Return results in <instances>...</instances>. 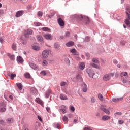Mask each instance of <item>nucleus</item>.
Returning a JSON list of instances; mask_svg holds the SVG:
<instances>
[{
    "label": "nucleus",
    "instance_id": "obj_4",
    "mask_svg": "<svg viewBox=\"0 0 130 130\" xmlns=\"http://www.w3.org/2000/svg\"><path fill=\"white\" fill-rule=\"evenodd\" d=\"M33 33V30L31 29H27L24 31V37H26V38H29L28 35H31Z\"/></svg>",
    "mask_w": 130,
    "mask_h": 130
},
{
    "label": "nucleus",
    "instance_id": "obj_2",
    "mask_svg": "<svg viewBox=\"0 0 130 130\" xmlns=\"http://www.w3.org/2000/svg\"><path fill=\"white\" fill-rule=\"evenodd\" d=\"M125 24H126L128 27H130V8L126 9Z\"/></svg>",
    "mask_w": 130,
    "mask_h": 130
},
{
    "label": "nucleus",
    "instance_id": "obj_27",
    "mask_svg": "<svg viewBox=\"0 0 130 130\" xmlns=\"http://www.w3.org/2000/svg\"><path fill=\"white\" fill-rule=\"evenodd\" d=\"M98 97L100 101H103V96L102 95V94L101 93H99L98 95Z\"/></svg>",
    "mask_w": 130,
    "mask_h": 130
},
{
    "label": "nucleus",
    "instance_id": "obj_14",
    "mask_svg": "<svg viewBox=\"0 0 130 130\" xmlns=\"http://www.w3.org/2000/svg\"><path fill=\"white\" fill-rule=\"evenodd\" d=\"M35 101L37 103H38V104H40V105H41L42 106H43L44 105V103L43 102H42V101L41 100V99H40V98H37L35 100Z\"/></svg>",
    "mask_w": 130,
    "mask_h": 130
},
{
    "label": "nucleus",
    "instance_id": "obj_26",
    "mask_svg": "<svg viewBox=\"0 0 130 130\" xmlns=\"http://www.w3.org/2000/svg\"><path fill=\"white\" fill-rule=\"evenodd\" d=\"M31 91L32 93H34V94H37V93H38L37 89L34 87L31 88Z\"/></svg>",
    "mask_w": 130,
    "mask_h": 130
},
{
    "label": "nucleus",
    "instance_id": "obj_17",
    "mask_svg": "<svg viewBox=\"0 0 130 130\" xmlns=\"http://www.w3.org/2000/svg\"><path fill=\"white\" fill-rule=\"evenodd\" d=\"M70 52L74 55H78V54H79V53L78 52H77V50H76V49H72L70 50Z\"/></svg>",
    "mask_w": 130,
    "mask_h": 130
},
{
    "label": "nucleus",
    "instance_id": "obj_1",
    "mask_svg": "<svg viewBox=\"0 0 130 130\" xmlns=\"http://www.w3.org/2000/svg\"><path fill=\"white\" fill-rule=\"evenodd\" d=\"M76 17L77 18L78 20H80V21H82L84 24H88L90 21V19L89 17L85 16L83 15H76Z\"/></svg>",
    "mask_w": 130,
    "mask_h": 130
},
{
    "label": "nucleus",
    "instance_id": "obj_33",
    "mask_svg": "<svg viewBox=\"0 0 130 130\" xmlns=\"http://www.w3.org/2000/svg\"><path fill=\"white\" fill-rule=\"evenodd\" d=\"M64 60L68 66H70V59L68 57L64 58Z\"/></svg>",
    "mask_w": 130,
    "mask_h": 130
},
{
    "label": "nucleus",
    "instance_id": "obj_9",
    "mask_svg": "<svg viewBox=\"0 0 130 130\" xmlns=\"http://www.w3.org/2000/svg\"><path fill=\"white\" fill-rule=\"evenodd\" d=\"M44 38L45 39H47V40H52L53 37L50 34H47L44 35Z\"/></svg>",
    "mask_w": 130,
    "mask_h": 130
},
{
    "label": "nucleus",
    "instance_id": "obj_28",
    "mask_svg": "<svg viewBox=\"0 0 130 130\" xmlns=\"http://www.w3.org/2000/svg\"><path fill=\"white\" fill-rule=\"evenodd\" d=\"M7 55L10 58V59H11V60H14V59H15V56H14V55L8 54Z\"/></svg>",
    "mask_w": 130,
    "mask_h": 130
},
{
    "label": "nucleus",
    "instance_id": "obj_31",
    "mask_svg": "<svg viewBox=\"0 0 130 130\" xmlns=\"http://www.w3.org/2000/svg\"><path fill=\"white\" fill-rule=\"evenodd\" d=\"M7 123H13V118H8L6 120Z\"/></svg>",
    "mask_w": 130,
    "mask_h": 130
},
{
    "label": "nucleus",
    "instance_id": "obj_18",
    "mask_svg": "<svg viewBox=\"0 0 130 130\" xmlns=\"http://www.w3.org/2000/svg\"><path fill=\"white\" fill-rule=\"evenodd\" d=\"M102 120H103L104 121H106V120H108L110 119V116H107V115L103 116L102 117Z\"/></svg>",
    "mask_w": 130,
    "mask_h": 130
},
{
    "label": "nucleus",
    "instance_id": "obj_16",
    "mask_svg": "<svg viewBox=\"0 0 130 130\" xmlns=\"http://www.w3.org/2000/svg\"><path fill=\"white\" fill-rule=\"evenodd\" d=\"M17 61L20 62V63H23L24 60L22 57L18 56L17 57Z\"/></svg>",
    "mask_w": 130,
    "mask_h": 130
},
{
    "label": "nucleus",
    "instance_id": "obj_22",
    "mask_svg": "<svg viewBox=\"0 0 130 130\" xmlns=\"http://www.w3.org/2000/svg\"><path fill=\"white\" fill-rule=\"evenodd\" d=\"M50 94H51V90H48L45 93V97H46V98H48L49 97V96L50 95Z\"/></svg>",
    "mask_w": 130,
    "mask_h": 130
},
{
    "label": "nucleus",
    "instance_id": "obj_8",
    "mask_svg": "<svg viewBox=\"0 0 130 130\" xmlns=\"http://www.w3.org/2000/svg\"><path fill=\"white\" fill-rule=\"evenodd\" d=\"M110 76H112V77H113V73H111L110 74H106L103 77V80L104 81H108L110 80Z\"/></svg>",
    "mask_w": 130,
    "mask_h": 130
},
{
    "label": "nucleus",
    "instance_id": "obj_41",
    "mask_svg": "<svg viewBox=\"0 0 130 130\" xmlns=\"http://www.w3.org/2000/svg\"><path fill=\"white\" fill-rule=\"evenodd\" d=\"M96 101V99L94 97H92L90 100V102L91 103H95V102Z\"/></svg>",
    "mask_w": 130,
    "mask_h": 130
},
{
    "label": "nucleus",
    "instance_id": "obj_60",
    "mask_svg": "<svg viewBox=\"0 0 130 130\" xmlns=\"http://www.w3.org/2000/svg\"><path fill=\"white\" fill-rule=\"evenodd\" d=\"M86 56H87V57H88V58H89V57H90V54L89 53H86L85 54Z\"/></svg>",
    "mask_w": 130,
    "mask_h": 130
},
{
    "label": "nucleus",
    "instance_id": "obj_53",
    "mask_svg": "<svg viewBox=\"0 0 130 130\" xmlns=\"http://www.w3.org/2000/svg\"><path fill=\"white\" fill-rule=\"evenodd\" d=\"M4 14H5V12L4 11V10L1 9L0 10V16H3V15H4Z\"/></svg>",
    "mask_w": 130,
    "mask_h": 130
},
{
    "label": "nucleus",
    "instance_id": "obj_64",
    "mask_svg": "<svg viewBox=\"0 0 130 130\" xmlns=\"http://www.w3.org/2000/svg\"><path fill=\"white\" fill-rule=\"evenodd\" d=\"M113 62L115 63V64H117V60L114 59L113 60Z\"/></svg>",
    "mask_w": 130,
    "mask_h": 130
},
{
    "label": "nucleus",
    "instance_id": "obj_40",
    "mask_svg": "<svg viewBox=\"0 0 130 130\" xmlns=\"http://www.w3.org/2000/svg\"><path fill=\"white\" fill-rule=\"evenodd\" d=\"M83 130H93V129L90 126H88L87 127H84L83 128Z\"/></svg>",
    "mask_w": 130,
    "mask_h": 130
},
{
    "label": "nucleus",
    "instance_id": "obj_20",
    "mask_svg": "<svg viewBox=\"0 0 130 130\" xmlns=\"http://www.w3.org/2000/svg\"><path fill=\"white\" fill-rule=\"evenodd\" d=\"M32 49H33V50H36V51H38L39 50H40V47L36 45H34L32 46Z\"/></svg>",
    "mask_w": 130,
    "mask_h": 130
},
{
    "label": "nucleus",
    "instance_id": "obj_42",
    "mask_svg": "<svg viewBox=\"0 0 130 130\" xmlns=\"http://www.w3.org/2000/svg\"><path fill=\"white\" fill-rule=\"evenodd\" d=\"M16 45L15 43H13L12 45V49L13 50H16L17 49V48L16 47Z\"/></svg>",
    "mask_w": 130,
    "mask_h": 130
},
{
    "label": "nucleus",
    "instance_id": "obj_56",
    "mask_svg": "<svg viewBox=\"0 0 130 130\" xmlns=\"http://www.w3.org/2000/svg\"><path fill=\"white\" fill-rule=\"evenodd\" d=\"M27 9L28 10H31V9H32V5H28L27 7Z\"/></svg>",
    "mask_w": 130,
    "mask_h": 130
},
{
    "label": "nucleus",
    "instance_id": "obj_57",
    "mask_svg": "<svg viewBox=\"0 0 130 130\" xmlns=\"http://www.w3.org/2000/svg\"><path fill=\"white\" fill-rule=\"evenodd\" d=\"M89 40H90V37H85V41L88 42Z\"/></svg>",
    "mask_w": 130,
    "mask_h": 130
},
{
    "label": "nucleus",
    "instance_id": "obj_59",
    "mask_svg": "<svg viewBox=\"0 0 130 130\" xmlns=\"http://www.w3.org/2000/svg\"><path fill=\"white\" fill-rule=\"evenodd\" d=\"M115 114L116 115H121V114H122V113L120 112H116Z\"/></svg>",
    "mask_w": 130,
    "mask_h": 130
},
{
    "label": "nucleus",
    "instance_id": "obj_15",
    "mask_svg": "<svg viewBox=\"0 0 130 130\" xmlns=\"http://www.w3.org/2000/svg\"><path fill=\"white\" fill-rule=\"evenodd\" d=\"M29 66L33 69V70H35V71H37L38 70V67L34 63H30Z\"/></svg>",
    "mask_w": 130,
    "mask_h": 130
},
{
    "label": "nucleus",
    "instance_id": "obj_37",
    "mask_svg": "<svg viewBox=\"0 0 130 130\" xmlns=\"http://www.w3.org/2000/svg\"><path fill=\"white\" fill-rule=\"evenodd\" d=\"M37 39L39 41H43V38L41 36H38Z\"/></svg>",
    "mask_w": 130,
    "mask_h": 130
},
{
    "label": "nucleus",
    "instance_id": "obj_43",
    "mask_svg": "<svg viewBox=\"0 0 130 130\" xmlns=\"http://www.w3.org/2000/svg\"><path fill=\"white\" fill-rule=\"evenodd\" d=\"M127 75V72H122L121 73V77H125Z\"/></svg>",
    "mask_w": 130,
    "mask_h": 130
},
{
    "label": "nucleus",
    "instance_id": "obj_24",
    "mask_svg": "<svg viewBox=\"0 0 130 130\" xmlns=\"http://www.w3.org/2000/svg\"><path fill=\"white\" fill-rule=\"evenodd\" d=\"M42 64L43 67H47L48 66V62L46 60H43Z\"/></svg>",
    "mask_w": 130,
    "mask_h": 130
},
{
    "label": "nucleus",
    "instance_id": "obj_34",
    "mask_svg": "<svg viewBox=\"0 0 130 130\" xmlns=\"http://www.w3.org/2000/svg\"><path fill=\"white\" fill-rule=\"evenodd\" d=\"M91 66H92V67H93V68H95V69H99V68H100L99 65L95 64V63L91 64Z\"/></svg>",
    "mask_w": 130,
    "mask_h": 130
},
{
    "label": "nucleus",
    "instance_id": "obj_23",
    "mask_svg": "<svg viewBox=\"0 0 130 130\" xmlns=\"http://www.w3.org/2000/svg\"><path fill=\"white\" fill-rule=\"evenodd\" d=\"M60 98L61 100H68V97L62 94H60Z\"/></svg>",
    "mask_w": 130,
    "mask_h": 130
},
{
    "label": "nucleus",
    "instance_id": "obj_63",
    "mask_svg": "<svg viewBox=\"0 0 130 130\" xmlns=\"http://www.w3.org/2000/svg\"><path fill=\"white\" fill-rule=\"evenodd\" d=\"M68 117H69V118H72V117H73V114H69L68 115Z\"/></svg>",
    "mask_w": 130,
    "mask_h": 130
},
{
    "label": "nucleus",
    "instance_id": "obj_38",
    "mask_svg": "<svg viewBox=\"0 0 130 130\" xmlns=\"http://www.w3.org/2000/svg\"><path fill=\"white\" fill-rule=\"evenodd\" d=\"M43 15V13L41 11H39L38 12V13H37V16L38 17H42Z\"/></svg>",
    "mask_w": 130,
    "mask_h": 130
},
{
    "label": "nucleus",
    "instance_id": "obj_7",
    "mask_svg": "<svg viewBox=\"0 0 130 130\" xmlns=\"http://www.w3.org/2000/svg\"><path fill=\"white\" fill-rule=\"evenodd\" d=\"M101 110H102V111L105 112V113H106V114H110V112L109 111V110L106 109V106H101Z\"/></svg>",
    "mask_w": 130,
    "mask_h": 130
},
{
    "label": "nucleus",
    "instance_id": "obj_12",
    "mask_svg": "<svg viewBox=\"0 0 130 130\" xmlns=\"http://www.w3.org/2000/svg\"><path fill=\"white\" fill-rule=\"evenodd\" d=\"M23 14H24V11L23 10L18 11L16 12L15 14V17H16L17 18H19V17H21V16H22Z\"/></svg>",
    "mask_w": 130,
    "mask_h": 130
},
{
    "label": "nucleus",
    "instance_id": "obj_48",
    "mask_svg": "<svg viewBox=\"0 0 130 130\" xmlns=\"http://www.w3.org/2000/svg\"><path fill=\"white\" fill-rule=\"evenodd\" d=\"M66 85H67V82H61L60 83V86L61 87H64V86H66Z\"/></svg>",
    "mask_w": 130,
    "mask_h": 130
},
{
    "label": "nucleus",
    "instance_id": "obj_35",
    "mask_svg": "<svg viewBox=\"0 0 130 130\" xmlns=\"http://www.w3.org/2000/svg\"><path fill=\"white\" fill-rule=\"evenodd\" d=\"M62 120L64 122H68V121H69V119L68 118V117L64 116L62 118Z\"/></svg>",
    "mask_w": 130,
    "mask_h": 130
},
{
    "label": "nucleus",
    "instance_id": "obj_6",
    "mask_svg": "<svg viewBox=\"0 0 130 130\" xmlns=\"http://www.w3.org/2000/svg\"><path fill=\"white\" fill-rule=\"evenodd\" d=\"M42 55L44 58H47L49 55V51L48 50H44L42 53Z\"/></svg>",
    "mask_w": 130,
    "mask_h": 130
},
{
    "label": "nucleus",
    "instance_id": "obj_30",
    "mask_svg": "<svg viewBox=\"0 0 130 130\" xmlns=\"http://www.w3.org/2000/svg\"><path fill=\"white\" fill-rule=\"evenodd\" d=\"M24 77L25 78H26V79H30V78H31V75H30V73H26L24 74Z\"/></svg>",
    "mask_w": 130,
    "mask_h": 130
},
{
    "label": "nucleus",
    "instance_id": "obj_61",
    "mask_svg": "<svg viewBox=\"0 0 130 130\" xmlns=\"http://www.w3.org/2000/svg\"><path fill=\"white\" fill-rule=\"evenodd\" d=\"M119 124H122V123H123V121L121 120H119Z\"/></svg>",
    "mask_w": 130,
    "mask_h": 130
},
{
    "label": "nucleus",
    "instance_id": "obj_46",
    "mask_svg": "<svg viewBox=\"0 0 130 130\" xmlns=\"http://www.w3.org/2000/svg\"><path fill=\"white\" fill-rule=\"evenodd\" d=\"M66 109H67V107H64V109H61V110L62 111V112L63 114H64V113H67V111H66Z\"/></svg>",
    "mask_w": 130,
    "mask_h": 130
},
{
    "label": "nucleus",
    "instance_id": "obj_32",
    "mask_svg": "<svg viewBox=\"0 0 130 130\" xmlns=\"http://www.w3.org/2000/svg\"><path fill=\"white\" fill-rule=\"evenodd\" d=\"M76 79L78 80V81H82V76L81 74H78L76 76Z\"/></svg>",
    "mask_w": 130,
    "mask_h": 130
},
{
    "label": "nucleus",
    "instance_id": "obj_5",
    "mask_svg": "<svg viewBox=\"0 0 130 130\" xmlns=\"http://www.w3.org/2000/svg\"><path fill=\"white\" fill-rule=\"evenodd\" d=\"M86 73L87 74H88V76L90 77V78H93L94 75H95V73H94V71H93L92 70V69H87L86 70Z\"/></svg>",
    "mask_w": 130,
    "mask_h": 130
},
{
    "label": "nucleus",
    "instance_id": "obj_36",
    "mask_svg": "<svg viewBox=\"0 0 130 130\" xmlns=\"http://www.w3.org/2000/svg\"><path fill=\"white\" fill-rule=\"evenodd\" d=\"M54 46V48H56V49H58L59 47H60V46L58 43H55Z\"/></svg>",
    "mask_w": 130,
    "mask_h": 130
},
{
    "label": "nucleus",
    "instance_id": "obj_10",
    "mask_svg": "<svg viewBox=\"0 0 130 130\" xmlns=\"http://www.w3.org/2000/svg\"><path fill=\"white\" fill-rule=\"evenodd\" d=\"M88 91V86L86 83H83L82 84V91L86 93Z\"/></svg>",
    "mask_w": 130,
    "mask_h": 130
},
{
    "label": "nucleus",
    "instance_id": "obj_47",
    "mask_svg": "<svg viewBox=\"0 0 130 130\" xmlns=\"http://www.w3.org/2000/svg\"><path fill=\"white\" fill-rule=\"evenodd\" d=\"M55 127L56 128H58V129H59V128L60 127V124H59V123H56V124H55Z\"/></svg>",
    "mask_w": 130,
    "mask_h": 130
},
{
    "label": "nucleus",
    "instance_id": "obj_3",
    "mask_svg": "<svg viewBox=\"0 0 130 130\" xmlns=\"http://www.w3.org/2000/svg\"><path fill=\"white\" fill-rule=\"evenodd\" d=\"M6 111V102L0 103V112H5Z\"/></svg>",
    "mask_w": 130,
    "mask_h": 130
},
{
    "label": "nucleus",
    "instance_id": "obj_39",
    "mask_svg": "<svg viewBox=\"0 0 130 130\" xmlns=\"http://www.w3.org/2000/svg\"><path fill=\"white\" fill-rule=\"evenodd\" d=\"M40 74L42 76H45L47 73H46V71L43 70L41 72Z\"/></svg>",
    "mask_w": 130,
    "mask_h": 130
},
{
    "label": "nucleus",
    "instance_id": "obj_44",
    "mask_svg": "<svg viewBox=\"0 0 130 130\" xmlns=\"http://www.w3.org/2000/svg\"><path fill=\"white\" fill-rule=\"evenodd\" d=\"M55 15V12H54L53 13H51L50 15H48V18H52Z\"/></svg>",
    "mask_w": 130,
    "mask_h": 130
},
{
    "label": "nucleus",
    "instance_id": "obj_45",
    "mask_svg": "<svg viewBox=\"0 0 130 130\" xmlns=\"http://www.w3.org/2000/svg\"><path fill=\"white\" fill-rule=\"evenodd\" d=\"M35 26H36L37 27H38L41 25V24L38 22H34Z\"/></svg>",
    "mask_w": 130,
    "mask_h": 130
},
{
    "label": "nucleus",
    "instance_id": "obj_19",
    "mask_svg": "<svg viewBox=\"0 0 130 130\" xmlns=\"http://www.w3.org/2000/svg\"><path fill=\"white\" fill-rule=\"evenodd\" d=\"M74 42L73 41H70L67 43L66 44V46H67L68 47H71L72 46H74Z\"/></svg>",
    "mask_w": 130,
    "mask_h": 130
},
{
    "label": "nucleus",
    "instance_id": "obj_62",
    "mask_svg": "<svg viewBox=\"0 0 130 130\" xmlns=\"http://www.w3.org/2000/svg\"><path fill=\"white\" fill-rule=\"evenodd\" d=\"M38 118L39 120H40V121H42V118H41V117H40V116H38Z\"/></svg>",
    "mask_w": 130,
    "mask_h": 130
},
{
    "label": "nucleus",
    "instance_id": "obj_29",
    "mask_svg": "<svg viewBox=\"0 0 130 130\" xmlns=\"http://www.w3.org/2000/svg\"><path fill=\"white\" fill-rule=\"evenodd\" d=\"M42 30H43V31H45L46 32H50V29H49V28L46 27H43L42 28Z\"/></svg>",
    "mask_w": 130,
    "mask_h": 130
},
{
    "label": "nucleus",
    "instance_id": "obj_49",
    "mask_svg": "<svg viewBox=\"0 0 130 130\" xmlns=\"http://www.w3.org/2000/svg\"><path fill=\"white\" fill-rule=\"evenodd\" d=\"M120 45H122V46H123V45H125V41H121L120 42Z\"/></svg>",
    "mask_w": 130,
    "mask_h": 130
},
{
    "label": "nucleus",
    "instance_id": "obj_11",
    "mask_svg": "<svg viewBox=\"0 0 130 130\" xmlns=\"http://www.w3.org/2000/svg\"><path fill=\"white\" fill-rule=\"evenodd\" d=\"M58 24H59L60 27H63L64 26V21L61 18H58L57 19Z\"/></svg>",
    "mask_w": 130,
    "mask_h": 130
},
{
    "label": "nucleus",
    "instance_id": "obj_51",
    "mask_svg": "<svg viewBox=\"0 0 130 130\" xmlns=\"http://www.w3.org/2000/svg\"><path fill=\"white\" fill-rule=\"evenodd\" d=\"M16 78V74H11V79L14 80V79Z\"/></svg>",
    "mask_w": 130,
    "mask_h": 130
},
{
    "label": "nucleus",
    "instance_id": "obj_54",
    "mask_svg": "<svg viewBox=\"0 0 130 130\" xmlns=\"http://www.w3.org/2000/svg\"><path fill=\"white\" fill-rule=\"evenodd\" d=\"M64 36L65 37H69V36H70V32L69 31L66 32Z\"/></svg>",
    "mask_w": 130,
    "mask_h": 130
},
{
    "label": "nucleus",
    "instance_id": "obj_25",
    "mask_svg": "<svg viewBox=\"0 0 130 130\" xmlns=\"http://www.w3.org/2000/svg\"><path fill=\"white\" fill-rule=\"evenodd\" d=\"M16 86L18 87L19 90H23V86H22V84L17 83H16Z\"/></svg>",
    "mask_w": 130,
    "mask_h": 130
},
{
    "label": "nucleus",
    "instance_id": "obj_21",
    "mask_svg": "<svg viewBox=\"0 0 130 130\" xmlns=\"http://www.w3.org/2000/svg\"><path fill=\"white\" fill-rule=\"evenodd\" d=\"M79 69L81 70V71H83L84 69H85V63H81L79 64Z\"/></svg>",
    "mask_w": 130,
    "mask_h": 130
},
{
    "label": "nucleus",
    "instance_id": "obj_58",
    "mask_svg": "<svg viewBox=\"0 0 130 130\" xmlns=\"http://www.w3.org/2000/svg\"><path fill=\"white\" fill-rule=\"evenodd\" d=\"M46 109L47 112H50V107H47L46 108Z\"/></svg>",
    "mask_w": 130,
    "mask_h": 130
},
{
    "label": "nucleus",
    "instance_id": "obj_13",
    "mask_svg": "<svg viewBox=\"0 0 130 130\" xmlns=\"http://www.w3.org/2000/svg\"><path fill=\"white\" fill-rule=\"evenodd\" d=\"M123 99V98H113L112 99V102H114V103H117V102H119V101H121Z\"/></svg>",
    "mask_w": 130,
    "mask_h": 130
},
{
    "label": "nucleus",
    "instance_id": "obj_55",
    "mask_svg": "<svg viewBox=\"0 0 130 130\" xmlns=\"http://www.w3.org/2000/svg\"><path fill=\"white\" fill-rule=\"evenodd\" d=\"M70 110H71V111H72L73 112H74V111H75V107L73 106H71L70 107Z\"/></svg>",
    "mask_w": 130,
    "mask_h": 130
},
{
    "label": "nucleus",
    "instance_id": "obj_50",
    "mask_svg": "<svg viewBox=\"0 0 130 130\" xmlns=\"http://www.w3.org/2000/svg\"><path fill=\"white\" fill-rule=\"evenodd\" d=\"M21 39H22V44H23L24 45L27 44V41L26 40H23L22 38H21Z\"/></svg>",
    "mask_w": 130,
    "mask_h": 130
},
{
    "label": "nucleus",
    "instance_id": "obj_52",
    "mask_svg": "<svg viewBox=\"0 0 130 130\" xmlns=\"http://www.w3.org/2000/svg\"><path fill=\"white\" fill-rule=\"evenodd\" d=\"M92 61L93 62H95V63H99V61H98V60L95 58L92 59Z\"/></svg>",
    "mask_w": 130,
    "mask_h": 130
}]
</instances>
